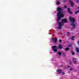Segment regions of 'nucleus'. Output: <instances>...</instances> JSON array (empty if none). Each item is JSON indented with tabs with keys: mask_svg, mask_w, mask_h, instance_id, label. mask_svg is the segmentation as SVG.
I'll list each match as a JSON object with an SVG mask.
<instances>
[{
	"mask_svg": "<svg viewBox=\"0 0 79 79\" xmlns=\"http://www.w3.org/2000/svg\"><path fill=\"white\" fill-rule=\"evenodd\" d=\"M69 19L71 22L73 23L71 24V26H73V28H74V27H76V26L75 25V24L74 23V22H75V19L73 18V17L70 16L69 18Z\"/></svg>",
	"mask_w": 79,
	"mask_h": 79,
	"instance_id": "f257e3e1",
	"label": "nucleus"
},
{
	"mask_svg": "<svg viewBox=\"0 0 79 79\" xmlns=\"http://www.w3.org/2000/svg\"><path fill=\"white\" fill-rule=\"evenodd\" d=\"M60 12H58L57 14L58 17L57 19V21H58V22L60 21V19H61V18H63V17L64 16V14H60Z\"/></svg>",
	"mask_w": 79,
	"mask_h": 79,
	"instance_id": "f03ea898",
	"label": "nucleus"
},
{
	"mask_svg": "<svg viewBox=\"0 0 79 79\" xmlns=\"http://www.w3.org/2000/svg\"><path fill=\"white\" fill-rule=\"evenodd\" d=\"M57 10L58 11V13L60 12V15H63V14L62 13L61 11H63V9L61 8L60 7H58L57 8Z\"/></svg>",
	"mask_w": 79,
	"mask_h": 79,
	"instance_id": "7ed1b4c3",
	"label": "nucleus"
},
{
	"mask_svg": "<svg viewBox=\"0 0 79 79\" xmlns=\"http://www.w3.org/2000/svg\"><path fill=\"white\" fill-rule=\"evenodd\" d=\"M57 48V47L56 46V45H54L52 47V49L53 51H54L55 52H57L58 50L56 49V48Z\"/></svg>",
	"mask_w": 79,
	"mask_h": 79,
	"instance_id": "20e7f679",
	"label": "nucleus"
},
{
	"mask_svg": "<svg viewBox=\"0 0 79 79\" xmlns=\"http://www.w3.org/2000/svg\"><path fill=\"white\" fill-rule=\"evenodd\" d=\"M58 24L59 25V26L57 27V28H58V29H61V26H63V25H64V24H61V23L60 22Z\"/></svg>",
	"mask_w": 79,
	"mask_h": 79,
	"instance_id": "39448f33",
	"label": "nucleus"
},
{
	"mask_svg": "<svg viewBox=\"0 0 79 79\" xmlns=\"http://www.w3.org/2000/svg\"><path fill=\"white\" fill-rule=\"evenodd\" d=\"M62 23H64V22L65 23H68V21H67V19L66 18H64L61 20Z\"/></svg>",
	"mask_w": 79,
	"mask_h": 79,
	"instance_id": "423d86ee",
	"label": "nucleus"
},
{
	"mask_svg": "<svg viewBox=\"0 0 79 79\" xmlns=\"http://www.w3.org/2000/svg\"><path fill=\"white\" fill-rule=\"evenodd\" d=\"M52 42H54L55 43H57V41H58V40L56 37L55 38V39H54V38H52Z\"/></svg>",
	"mask_w": 79,
	"mask_h": 79,
	"instance_id": "0eeeda50",
	"label": "nucleus"
},
{
	"mask_svg": "<svg viewBox=\"0 0 79 79\" xmlns=\"http://www.w3.org/2000/svg\"><path fill=\"white\" fill-rule=\"evenodd\" d=\"M69 2L70 3L71 6H74V3H73V1H71V0H69Z\"/></svg>",
	"mask_w": 79,
	"mask_h": 79,
	"instance_id": "6e6552de",
	"label": "nucleus"
},
{
	"mask_svg": "<svg viewBox=\"0 0 79 79\" xmlns=\"http://www.w3.org/2000/svg\"><path fill=\"white\" fill-rule=\"evenodd\" d=\"M76 60V58H73L72 59L73 62V63H74V64H77V61Z\"/></svg>",
	"mask_w": 79,
	"mask_h": 79,
	"instance_id": "1a4fd4ad",
	"label": "nucleus"
},
{
	"mask_svg": "<svg viewBox=\"0 0 79 79\" xmlns=\"http://www.w3.org/2000/svg\"><path fill=\"white\" fill-rule=\"evenodd\" d=\"M68 13H69L70 14H71V15H73V12L71 11V10H70V8H68Z\"/></svg>",
	"mask_w": 79,
	"mask_h": 79,
	"instance_id": "9d476101",
	"label": "nucleus"
},
{
	"mask_svg": "<svg viewBox=\"0 0 79 79\" xmlns=\"http://www.w3.org/2000/svg\"><path fill=\"white\" fill-rule=\"evenodd\" d=\"M57 72L58 74H61L62 73V70L61 69L57 70Z\"/></svg>",
	"mask_w": 79,
	"mask_h": 79,
	"instance_id": "9b49d317",
	"label": "nucleus"
},
{
	"mask_svg": "<svg viewBox=\"0 0 79 79\" xmlns=\"http://www.w3.org/2000/svg\"><path fill=\"white\" fill-rule=\"evenodd\" d=\"M58 47L60 49H62V48H63V47H62V46L61 45H59L58 46Z\"/></svg>",
	"mask_w": 79,
	"mask_h": 79,
	"instance_id": "f8f14e48",
	"label": "nucleus"
},
{
	"mask_svg": "<svg viewBox=\"0 0 79 79\" xmlns=\"http://www.w3.org/2000/svg\"><path fill=\"white\" fill-rule=\"evenodd\" d=\"M76 37V36H73L72 37H71V39L72 40H74V38Z\"/></svg>",
	"mask_w": 79,
	"mask_h": 79,
	"instance_id": "ddd939ff",
	"label": "nucleus"
},
{
	"mask_svg": "<svg viewBox=\"0 0 79 79\" xmlns=\"http://www.w3.org/2000/svg\"><path fill=\"white\" fill-rule=\"evenodd\" d=\"M68 47H72V44L70 43L68 44Z\"/></svg>",
	"mask_w": 79,
	"mask_h": 79,
	"instance_id": "4468645a",
	"label": "nucleus"
},
{
	"mask_svg": "<svg viewBox=\"0 0 79 79\" xmlns=\"http://www.w3.org/2000/svg\"><path fill=\"white\" fill-rule=\"evenodd\" d=\"M71 53H72V55H75V52H73V51H71Z\"/></svg>",
	"mask_w": 79,
	"mask_h": 79,
	"instance_id": "2eb2a0df",
	"label": "nucleus"
},
{
	"mask_svg": "<svg viewBox=\"0 0 79 79\" xmlns=\"http://www.w3.org/2000/svg\"><path fill=\"white\" fill-rule=\"evenodd\" d=\"M79 10H78V11H75L74 13L75 14H76V15H77V14H78V13H79Z\"/></svg>",
	"mask_w": 79,
	"mask_h": 79,
	"instance_id": "dca6fc26",
	"label": "nucleus"
},
{
	"mask_svg": "<svg viewBox=\"0 0 79 79\" xmlns=\"http://www.w3.org/2000/svg\"><path fill=\"white\" fill-rule=\"evenodd\" d=\"M69 48H65V51H69Z\"/></svg>",
	"mask_w": 79,
	"mask_h": 79,
	"instance_id": "f3484780",
	"label": "nucleus"
},
{
	"mask_svg": "<svg viewBox=\"0 0 79 79\" xmlns=\"http://www.w3.org/2000/svg\"><path fill=\"white\" fill-rule=\"evenodd\" d=\"M76 50L77 53H79V49L77 48H76Z\"/></svg>",
	"mask_w": 79,
	"mask_h": 79,
	"instance_id": "a211bd4d",
	"label": "nucleus"
},
{
	"mask_svg": "<svg viewBox=\"0 0 79 79\" xmlns=\"http://www.w3.org/2000/svg\"><path fill=\"white\" fill-rule=\"evenodd\" d=\"M57 54L58 55H61V53L60 52H58Z\"/></svg>",
	"mask_w": 79,
	"mask_h": 79,
	"instance_id": "6ab92c4d",
	"label": "nucleus"
},
{
	"mask_svg": "<svg viewBox=\"0 0 79 79\" xmlns=\"http://www.w3.org/2000/svg\"><path fill=\"white\" fill-rule=\"evenodd\" d=\"M56 3L57 4V5H60L61 3H60V1H58Z\"/></svg>",
	"mask_w": 79,
	"mask_h": 79,
	"instance_id": "aec40b11",
	"label": "nucleus"
},
{
	"mask_svg": "<svg viewBox=\"0 0 79 79\" xmlns=\"http://www.w3.org/2000/svg\"><path fill=\"white\" fill-rule=\"evenodd\" d=\"M64 8H67V6H64Z\"/></svg>",
	"mask_w": 79,
	"mask_h": 79,
	"instance_id": "412c9836",
	"label": "nucleus"
},
{
	"mask_svg": "<svg viewBox=\"0 0 79 79\" xmlns=\"http://www.w3.org/2000/svg\"><path fill=\"white\" fill-rule=\"evenodd\" d=\"M62 53L63 55L64 56H65V54H64V52H62Z\"/></svg>",
	"mask_w": 79,
	"mask_h": 79,
	"instance_id": "4be33fe9",
	"label": "nucleus"
},
{
	"mask_svg": "<svg viewBox=\"0 0 79 79\" xmlns=\"http://www.w3.org/2000/svg\"><path fill=\"white\" fill-rule=\"evenodd\" d=\"M59 41L60 42H62V40H59Z\"/></svg>",
	"mask_w": 79,
	"mask_h": 79,
	"instance_id": "5701e85b",
	"label": "nucleus"
},
{
	"mask_svg": "<svg viewBox=\"0 0 79 79\" xmlns=\"http://www.w3.org/2000/svg\"><path fill=\"white\" fill-rule=\"evenodd\" d=\"M62 75H64V74H65V73L64 72H62Z\"/></svg>",
	"mask_w": 79,
	"mask_h": 79,
	"instance_id": "b1692460",
	"label": "nucleus"
},
{
	"mask_svg": "<svg viewBox=\"0 0 79 79\" xmlns=\"http://www.w3.org/2000/svg\"><path fill=\"white\" fill-rule=\"evenodd\" d=\"M67 34H68V35H69L70 34V33H69V32H67Z\"/></svg>",
	"mask_w": 79,
	"mask_h": 79,
	"instance_id": "393cba45",
	"label": "nucleus"
},
{
	"mask_svg": "<svg viewBox=\"0 0 79 79\" xmlns=\"http://www.w3.org/2000/svg\"><path fill=\"white\" fill-rule=\"evenodd\" d=\"M69 64H72V62L71 61H70L69 62Z\"/></svg>",
	"mask_w": 79,
	"mask_h": 79,
	"instance_id": "a878e982",
	"label": "nucleus"
},
{
	"mask_svg": "<svg viewBox=\"0 0 79 79\" xmlns=\"http://www.w3.org/2000/svg\"><path fill=\"white\" fill-rule=\"evenodd\" d=\"M69 70H70V71H72V70H73V69H72L71 68Z\"/></svg>",
	"mask_w": 79,
	"mask_h": 79,
	"instance_id": "bb28decb",
	"label": "nucleus"
},
{
	"mask_svg": "<svg viewBox=\"0 0 79 79\" xmlns=\"http://www.w3.org/2000/svg\"><path fill=\"white\" fill-rule=\"evenodd\" d=\"M67 68H70V66H69V65L68 66Z\"/></svg>",
	"mask_w": 79,
	"mask_h": 79,
	"instance_id": "cd10ccee",
	"label": "nucleus"
},
{
	"mask_svg": "<svg viewBox=\"0 0 79 79\" xmlns=\"http://www.w3.org/2000/svg\"><path fill=\"white\" fill-rule=\"evenodd\" d=\"M77 2H79V0H77Z\"/></svg>",
	"mask_w": 79,
	"mask_h": 79,
	"instance_id": "c85d7f7f",
	"label": "nucleus"
},
{
	"mask_svg": "<svg viewBox=\"0 0 79 79\" xmlns=\"http://www.w3.org/2000/svg\"><path fill=\"white\" fill-rule=\"evenodd\" d=\"M75 71H77V69H75Z\"/></svg>",
	"mask_w": 79,
	"mask_h": 79,
	"instance_id": "c756f323",
	"label": "nucleus"
},
{
	"mask_svg": "<svg viewBox=\"0 0 79 79\" xmlns=\"http://www.w3.org/2000/svg\"><path fill=\"white\" fill-rule=\"evenodd\" d=\"M78 44H79V41L78 42Z\"/></svg>",
	"mask_w": 79,
	"mask_h": 79,
	"instance_id": "7c9ffc66",
	"label": "nucleus"
},
{
	"mask_svg": "<svg viewBox=\"0 0 79 79\" xmlns=\"http://www.w3.org/2000/svg\"><path fill=\"white\" fill-rule=\"evenodd\" d=\"M78 9H79V7H78Z\"/></svg>",
	"mask_w": 79,
	"mask_h": 79,
	"instance_id": "2f4dec72",
	"label": "nucleus"
}]
</instances>
